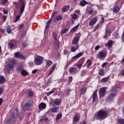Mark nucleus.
<instances>
[{
    "label": "nucleus",
    "mask_w": 124,
    "mask_h": 124,
    "mask_svg": "<svg viewBox=\"0 0 124 124\" xmlns=\"http://www.w3.org/2000/svg\"><path fill=\"white\" fill-rule=\"evenodd\" d=\"M44 61L43 57L38 55L35 58L34 62L36 65H41L43 63Z\"/></svg>",
    "instance_id": "nucleus-3"
},
{
    "label": "nucleus",
    "mask_w": 124,
    "mask_h": 124,
    "mask_svg": "<svg viewBox=\"0 0 124 124\" xmlns=\"http://www.w3.org/2000/svg\"><path fill=\"white\" fill-rule=\"evenodd\" d=\"M105 74V72H104V70H100L99 72V75L100 76H103Z\"/></svg>",
    "instance_id": "nucleus-40"
},
{
    "label": "nucleus",
    "mask_w": 124,
    "mask_h": 124,
    "mask_svg": "<svg viewBox=\"0 0 124 124\" xmlns=\"http://www.w3.org/2000/svg\"><path fill=\"white\" fill-rule=\"evenodd\" d=\"M56 66H57V64L56 63H55V64H54V65H52L50 71L48 74V76H50V75L51 74H52V73H53V72H54V71H55V68H56Z\"/></svg>",
    "instance_id": "nucleus-19"
},
{
    "label": "nucleus",
    "mask_w": 124,
    "mask_h": 124,
    "mask_svg": "<svg viewBox=\"0 0 124 124\" xmlns=\"http://www.w3.org/2000/svg\"><path fill=\"white\" fill-rule=\"evenodd\" d=\"M45 121L46 122V121H48V118L46 117V116H43L42 117V118L40 120V122H44Z\"/></svg>",
    "instance_id": "nucleus-33"
},
{
    "label": "nucleus",
    "mask_w": 124,
    "mask_h": 124,
    "mask_svg": "<svg viewBox=\"0 0 124 124\" xmlns=\"http://www.w3.org/2000/svg\"><path fill=\"white\" fill-rule=\"evenodd\" d=\"M120 8L118 6H115L113 9V11L114 13H118L120 11Z\"/></svg>",
    "instance_id": "nucleus-24"
},
{
    "label": "nucleus",
    "mask_w": 124,
    "mask_h": 124,
    "mask_svg": "<svg viewBox=\"0 0 124 124\" xmlns=\"http://www.w3.org/2000/svg\"><path fill=\"white\" fill-rule=\"evenodd\" d=\"M52 22V19H50L46 23V30H47L49 27H50V24H51V22Z\"/></svg>",
    "instance_id": "nucleus-26"
},
{
    "label": "nucleus",
    "mask_w": 124,
    "mask_h": 124,
    "mask_svg": "<svg viewBox=\"0 0 124 124\" xmlns=\"http://www.w3.org/2000/svg\"><path fill=\"white\" fill-rule=\"evenodd\" d=\"M52 63H53V62L50 60L46 61V65L47 66V67H50L51 65H52Z\"/></svg>",
    "instance_id": "nucleus-25"
},
{
    "label": "nucleus",
    "mask_w": 124,
    "mask_h": 124,
    "mask_svg": "<svg viewBox=\"0 0 124 124\" xmlns=\"http://www.w3.org/2000/svg\"><path fill=\"white\" fill-rule=\"evenodd\" d=\"M77 67H78V68H81V67H82V63H79L78 64Z\"/></svg>",
    "instance_id": "nucleus-58"
},
{
    "label": "nucleus",
    "mask_w": 124,
    "mask_h": 124,
    "mask_svg": "<svg viewBox=\"0 0 124 124\" xmlns=\"http://www.w3.org/2000/svg\"><path fill=\"white\" fill-rule=\"evenodd\" d=\"M2 18L3 20V22H5L6 19H7V16H3Z\"/></svg>",
    "instance_id": "nucleus-51"
},
{
    "label": "nucleus",
    "mask_w": 124,
    "mask_h": 124,
    "mask_svg": "<svg viewBox=\"0 0 124 124\" xmlns=\"http://www.w3.org/2000/svg\"><path fill=\"white\" fill-rule=\"evenodd\" d=\"M19 121H22L23 120V118H24V115L23 114H20L18 116H17Z\"/></svg>",
    "instance_id": "nucleus-43"
},
{
    "label": "nucleus",
    "mask_w": 124,
    "mask_h": 124,
    "mask_svg": "<svg viewBox=\"0 0 124 124\" xmlns=\"http://www.w3.org/2000/svg\"><path fill=\"white\" fill-rule=\"evenodd\" d=\"M111 30L109 29L106 30L105 33H106V34L109 35L110 33H111Z\"/></svg>",
    "instance_id": "nucleus-45"
},
{
    "label": "nucleus",
    "mask_w": 124,
    "mask_h": 124,
    "mask_svg": "<svg viewBox=\"0 0 124 124\" xmlns=\"http://www.w3.org/2000/svg\"><path fill=\"white\" fill-rule=\"evenodd\" d=\"M96 98H97V93L96 92H94L93 95V102L96 101Z\"/></svg>",
    "instance_id": "nucleus-23"
},
{
    "label": "nucleus",
    "mask_w": 124,
    "mask_h": 124,
    "mask_svg": "<svg viewBox=\"0 0 124 124\" xmlns=\"http://www.w3.org/2000/svg\"><path fill=\"white\" fill-rule=\"evenodd\" d=\"M20 17H21L20 15L17 16L16 17L15 20H14V22L16 23V22H18V21H19V19H20Z\"/></svg>",
    "instance_id": "nucleus-42"
},
{
    "label": "nucleus",
    "mask_w": 124,
    "mask_h": 124,
    "mask_svg": "<svg viewBox=\"0 0 124 124\" xmlns=\"http://www.w3.org/2000/svg\"><path fill=\"white\" fill-rule=\"evenodd\" d=\"M28 95H29V96H32L33 95V93L31 92H30L28 93Z\"/></svg>",
    "instance_id": "nucleus-53"
},
{
    "label": "nucleus",
    "mask_w": 124,
    "mask_h": 124,
    "mask_svg": "<svg viewBox=\"0 0 124 124\" xmlns=\"http://www.w3.org/2000/svg\"><path fill=\"white\" fill-rule=\"evenodd\" d=\"M106 47H108V48H111V46H112V40L109 41L108 42V43L106 44Z\"/></svg>",
    "instance_id": "nucleus-28"
},
{
    "label": "nucleus",
    "mask_w": 124,
    "mask_h": 124,
    "mask_svg": "<svg viewBox=\"0 0 124 124\" xmlns=\"http://www.w3.org/2000/svg\"><path fill=\"white\" fill-rule=\"evenodd\" d=\"M87 4H88V3L87 1L85 0H81L79 3V5H80V6H82V7L85 6V5H87Z\"/></svg>",
    "instance_id": "nucleus-21"
},
{
    "label": "nucleus",
    "mask_w": 124,
    "mask_h": 124,
    "mask_svg": "<svg viewBox=\"0 0 124 124\" xmlns=\"http://www.w3.org/2000/svg\"><path fill=\"white\" fill-rule=\"evenodd\" d=\"M99 93L100 94L99 96L100 98L103 97V96L105 95V93H106V87L100 88L99 91Z\"/></svg>",
    "instance_id": "nucleus-8"
},
{
    "label": "nucleus",
    "mask_w": 124,
    "mask_h": 124,
    "mask_svg": "<svg viewBox=\"0 0 124 124\" xmlns=\"http://www.w3.org/2000/svg\"><path fill=\"white\" fill-rule=\"evenodd\" d=\"M88 13H89V14H90V15H92V14H93V10L89 11Z\"/></svg>",
    "instance_id": "nucleus-59"
},
{
    "label": "nucleus",
    "mask_w": 124,
    "mask_h": 124,
    "mask_svg": "<svg viewBox=\"0 0 124 124\" xmlns=\"http://www.w3.org/2000/svg\"><path fill=\"white\" fill-rule=\"evenodd\" d=\"M122 41L124 42V32H123V33L122 34Z\"/></svg>",
    "instance_id": "nucleus-63"
},
{
    "label": "nucleus",
    "mask_w": 124,
    "mask_h": 124,
    "mask_svg": "<svg viewBox=\"0 0 124 124\" xmlns=\"http://www.w3.org/2000/svg\"><path fill=\"white\" fill-rule=\"evenodd\" d=\"M19 4H20V9L19 14L22 15L25 11V7H26V2L25 0H20Z\"/></svg>",
    "instance_id": "nucleus-5"
},
{
    "label": "nucleus",
    "mask_w": 124,
    "mask_h": 124,
    "mask_svg": "<svg viewBox=\"0 0 124 124\" xmlns=\"http://www.w3.org/2000/svg\"><path fill=\"white\" fill-rule=\"evenodd\" d=\"M78 48H79V45L78 44L72 46L71 47V52H76V50H78Z\"/></svg>",
    "instance_id": "nucleus-15"
},
{
    "label": "nucleus",
    "mask_w": 124,
    "mask_h": 124,
    "mask_svg": "<svg viewBox=\"0 0 124 124\" xmlns=\"http://www.w3.org/2000/svg\"><path fill=\"white\" fill-rule=\"evenodd\" d=\"M59 110V108L56 107L55 105H53V108H51V112H52V113H58Z\"/></svg>",
    "instance_id": "nucleus-16"
},
{
    "label": "nucleus",
    "mask_w": 124,
    "mask_h": 124,
    "mask_svg": "<svg viewBox=\"0 0 124 124\" xmlns=\"http://www.w3.org/2000/svg\"><path fill=\"white\" fill-rule=\"evenodd\" d=\"M72 77H69V80H68V82L69 83H71V82H72Z\"/></svg>",
    "instance_id": "nucleus-55"
},
{
    "label": "nucleus",
    "mask_w": 124,
    "mask_h": 124,
    "mask_svg": "<svg viewBox=\"0 0 124 124\" xmlns=\"http://www.w3.org/2000/svg\"><path fill=\"white\" fill-rule=\"evenodd\" d=\"M46 108V104L44 103H41L39 106V110H43Z\"/></svg>",
    "instance_id": "nucleus-18"
},
{
    "label": "nucleus",
    "mask_w": 124,
    "mask_h": 124,
    "mask_svg": "<svg viewBox=\"0 0 124 124\" xmlns=\"http://www.w3.org/2000/svg\"><path fill=\"white\" fill-rule=\"evenodd\" d=\"M5 83V78L3 76H0V85H2Z\"/></svg>",
    "instance_id": "nucleus-22"
},
{
    "label": "nucleus",
    "mask_w": 124,
    "mask_h": 124,
    "mask_svg": "<svg viewBox=\"0 0 124 124\" xmlns=\"http://www.w3.org/2000/svg\"><path fill=\"white\" fill-rule=\"evenodd\" d=\"M71 16H72L71 20L72 21V19H74V20H76L77 19V15L76 14H74L73 15H71Z\"/></svg>",
    "instance_id": "nucleus-39"
},
{
    "label": "nucleus",
    "mask_w": 124,
    "mask_h": 124,
    "mask_svg": "<svg viewBox=\"0 0 124 124\" xmlns=\"http://www.w3.org/2000/svg\"><path fill=\"white\" fill-rule=\"evenodd\" d=\"M25 34H26L25 33H21L20 36V39H23L24 38V37H25Z\"/></svg>",
    "instance_id": "nucleus-48"
},
{
    "label": "nucleus",
    "mask_w": 124,
    "mask_h": 124,
    "mask_svg": "<svg viewBox=\"0 0 124 124\" xmlns=\"http://www.w3.org/2000/svg\"><path fill=\"white\" fill-rule=\"evenodd\" d=\"M22 70H23V67L22 66L18 67L17 69L18 72H20V71H22Z\"/></svg>",
    "instance_id": "nucleus-52"
},
{
    "label": "nucleus",
    "mask_w": 124,
    "mask_h": 124,
    "mask_svg": "<svg viewBox=\"0 0 124 124\" xmlns=\"http://www.w3.org/2000/svg\"><path fill=\"white\" fill-rule=\"evenodd\" d=\"M69 9V6H65V7H63L62 9V12H66L67 10Z\"/></svg>",
    "instance_id": "nucleus-27"
},
{
    "label": "nucleus",
    "mask_w": 124,
    "mask_h": 124,
    "mask_svg": "<svg viewBox=\"0 0 124 124\" xmlns=\"http://www.w3.org/2000/svg\"><path fill=\"white\" fill-rule=\"evenodd\" d=\"M14 56L16 59H19L20 60H26V57H25V56L23 55L19 52H15Z\"/></svg>",
    "instance_id": "nucleus-7"
},
{
    "label": "nucleus",
    "mask_w": 124,
    "mask_h": 124,
    "mask_svg": "<svg viewBox=\"0 0 124 124\" xmlns=\"http://www.w3.org/2000/svg\"><path fill=\"white\" fill-rule=\"evenodd\" d=\"M100 23V24H103L104 23V17H102V21Z\"/></svg>",
    "instance_id": "nucleus-61"
},
{
    "label": "nucleus",
    "mask_w": 124,
    "mask_h": 124,
    "mask_svg": "<svg viewBox=\"0 0 124 124\" xmlns=\"http://www.w3.org/2000/svg\"><path fill=\"white\" fill-rule=\"evenodd\" d=\"M21 74L23 75V76H27V75H28V72H27L26 70H22Z\"/></svg>",
    "instance_id": "nucleus-37"
},
{
    "label": "nucleus",
    "mask_w": 124,
    "mask_h": 124,
    "mask_svg": "<svg viewBox=\"0 0 124 124\" xmlns=\"http://www.w3.org/2000/svg\"><path fill=\"white\" fill-rule=\"evenodd\" d=\"M62 117V113H58L56 117V121H59Z\"/></svg>",
    "instance_id": "nucleus-35"
},
{
    "label": "nucleus",
    "mask_w": 124,
    "mask_h": 124,
    "mask_svg": "<svg viewBox=\"0 0 124 124\" xmlns=\"http://www.w3.org/2000/svg\"><path fill=\"white\" fill-rule=\"evenodd\" d=\"M16 115L17 116V113H13L12 114V117L10 119V121L11 122H15V121H16Z\"/></svg>",
    "instance_id": "nucleus-20"
},
{
    "label": "nucleus",
    "mask_w": 124,
    "mask_h": 124,
    "mask_svg": "<svg viewBox=\"0 0 124 124\" xmlns=\"http://www.w3.org/2000/svg\"><path fill=\"white\" fill-rule=\"evenodd\" d=\"M7 32L8 33H11V32L12 31V30L11 29V27H10V26H8V27L6 29Z\"/></svg>",
    "instance_id": "nucleus-34"
},
{
    "label": "nucleus",
    "mask_w": 124,
    "mask_h": 124,
    "mask_svg": "<svg viewBox=\"0 0 124 124\" xmlns=\"http://www.w3.org/2000/svg\"><path fill=\"white\" fill-rule=\"evenodd\" d=\"M62 20V16L61 15L56 16L53 20L54 23H57V21H61Z\"/></svg>",
    "instance_id": "nucleus-17"
},
{
    "label": "nucleus",
    "mask_w": 124,
    "mask_h": 124,
    "mask_svg": "<svg viewBox=\"0 0 124 124\" xmlns=\"http://www.w3.org/2000/svg\"><path fill=\"white\" fill-rule=\"evenodd\" d=\"M121 75H122L123 76H124V69H123L121 71Z\"/></svg>",
    "instance_id": "nucleus-64"
},
{
    "label": "nucleus",
    "mask_w": 124,
    "mask_h": 124,
    "mask_svg": "<svg viewBox=\"0 0 124 124\" xmlns=\"http://www.w3.org/2000/svg\"><path fill=\"white\" fill-rule=\"evenodd\" d=\"M53 103L56 106H59L62 103V102L60 100H57L54 101Z\"/></svg>",
    "instance_id": "nucleus-30"
},
{
    "label": "nucleus",
    "mask_w": 124,
    "mask_h": 124,
    "mask_svg": "<svg viewBox=\"0 0 124 124\" xmlns=\"http://www.w3.org/2000/svg\"><path fill=\"white\" fill-rule=\"evenodd\" d=\"M99 48H100V46H97L95 47V51H97L99 49Z\"/></svg>",
    "instance_id": "nucleus-54"
},
{
    "label": "nucleus",
    "mask_w": 124,
    "mask_h": 124,
    "mask_svg": "<svg viewBox=\"0 0 124 124\" xmlns=\"http://www.w3.org/2000/svg\"><path fill=\"white\" fill-rule=\"evenodd\" d=\"M31 105H32V102L31 101H29L27 102L23 108L24 111L28 110V108H30V107H31Z\"/></svg>",
    "instance_id": "nucleus-11"
},
{
    "label": "nucleus",
    "mask_w": 124,
    "mask_h": 124,
    "mask_svg": "<svg viewBox=\"0 0 124 124\" xmlns=\"http://www.w3.org/2000/svg\"><path fill=\"white\" fill-rule=\"evenodd\" d=\"M87 67H90L92 65V61L88 59L87 61Z\"/></svg>",
    "instance_id": "nucleus-32"
},
{
    "label": "nucleus",
    "mask_w": 124,
    "mask_h": 124,
    "mask_svg": "<svg viewBox=\"0 0 124 124\" xmlns=\"http://www.w3.org/2000/svg\"><path fill=\"white\" fill-rule=\"evenodd\" d=\"M106 56H107V50H105L99 52L100 58H105Z\"/></svg>",
    "instance_id": "nucleus-12"
},
{
    "label": "nucleus",
    "mask_w": 124,
    "mask_h": 124,
    "mask_svg": "<svg viewBox=\"0 0 124 124\" xmlns=\"http://www.w3.org/2000/svg\"><path fill=\"white\" fill-rule=\"evenodd\" d=\"M118 123L119 124H124V119H119L118 120Z\"/></svg>",
    "instance_id": "nucleus-38"
},
{
    "label": "nucleus",
    "mask_w": 124,
    "mask_h": 124,
    "mask_svg": "<svg viewBox=\"0 0 124 124\" xmlns=\"http://www.w3.org/2000/svg\"><path fill=\"white\" fill-rule=\"evenodd\" d=\"M103 38L105 39H107L108 38V34H105V35L104 36Z\"/></svg>",
    "instance_id": "nucleus-57"
},
{
    "label": "nucleus",
    "mask_w": 124,
    "mask_h": 124,
    "mask_svg": "<svg viewBox=\"0 0 124 124\" xmlns=\"http://www.w3.org/2000/svg\"><path fill=\"white\" fill-rule=\"evenodd\" d=\"M15 64H16V60L11 59L7 65L9 68L13 69V68H14V66H15Z\"/></svg>",
    "instance_id": "nucleus-6"
},
{
    "label": "nucleus",
    "mask_w": 124,
    "mask_h": 124,
    "mask_svg": "<svg viewBox=\"0 0 124 124\" xmlns=\"http://www.w3.org/2000/svg\"><path fill=\"white\" fill-rule=\"evenodd\" d=\"M80 39V35L77 34L76 36L74 37L72 42V44L73 45H77L78 42H79V40Z\"/></svg>",
    "instance_id": "nucleus-9"
},
{
    "label": "nucleus",
    "mask_w": 124,
    "mask_h": 124,
    "mask_svg": "<svg viewBox=\"0 0 124 124\" xmlns=\"http://www.w3.org/2000/svg\"><path fill=\"white\" fill-rule=\"evenodd\" d=\"M108 80H109V78H104L101 79L102 83H106V82H108Z\"/></svg>",
    "instance_id": "nucleus-31"
},
{
    "label": "nucleus",
    "mask_w": 124,
    "mask_h": 124,
    "mask_svg": "<svg viewBox=\"0 0 124 124\" xmlns=\"http://www.w3.org/2000/svg\"><path fill=\"white\" fill-rule=\"evenodd\" d=\"M120 90H121V88L118 87V85H115V87L112 88L110 93L108 94V97L107 99L108 102L112 100L113 97H115V96L117 95V93H118Z\"/></svg>",
    "instance_id": "nucleus-2"
},
{
    "label": "nucleus",
    "mask_w": 124,
    "mask_h": 124,
    "mask_svg": "<svg viewBox=\"0 0 124 124\" xmlns=\"http://www.w3.org/2000/svg\"><path fill=\"white\" fill-rule=\"evenodd\" d=\"M96 22H97V17L95 16L90 21L89 25L90 26V27H93V26L95 25Z\"/></svg>",
    "instance_id": "nucleus-10"
},
{
    "label": "nucleus",
    "mask_w": 124,
    "mask_h": 124,
    "mask_svg": "<svg viewBox=\"0 0 124 124\" xmlns=\"http://www.w3.org/2000/svg\"><path fill=\"white\" fill-rule=\"evenodd\" d=\"M83 54L84 53L83 52L79 53L78 54V55H77V56L78 58L79 59L80 57H82V56H83Z\"/></svg>",
    "instance_id": "nucleus-49"
},
{
    "label": "nucleus",
    "mask_w": 124,
    "mask_h": 124,
    "mask_svg": "<svg viewBox=\"0 0 124 124\" xmlns=\"http://www.w3.org/2000/svg\"><path fill=\"white\" fill-rule=\"evenodd\" d=\"M4 91V88L3 87H0V95L2 94L3 93V92Z\"/></svg>",
    "instance_id": "nucleus-46"
},
{
    "label": "nucleus",
    "mask_w": 124,
    "mask_h": 124,
    "mask_svg": "<svg viewBox=\"0 0 124 124\" xmlns=\"http://www.w3.org/2000/svg\"><path fill=\"white\" fill-rule=\"evenodd\" d=\"M76 70H77V68L75 67H70L69 68V72L70 74H75L76 73Z\"/></svg>",
    "instance_id": "nucleus-14"
},
{
    "label": "nucleus",
    "mask_w": 124,
    "mask_h": 124,
    "mask_svg": "<svg viewBox=\"0 0 124 124\" xmlns=\"http://www.w3.org/2000/svg\"><path fill=\"white\" fill-rule=\"evenodd\" d=\"M98 28H99V24H98L93 29V31H97L98 29Z\"/></svg>",
    "instance_id": "nucleus-50"
},
{
    "label": "nucleus",
    "mask_w": 124,
    "mask_h": 124,
    "mask_svg": "<svg viewBox=\"0 0 124 124\" xmlns=\"http://www.w3.org/2000/svg\"><path fill=\"white\" fill-rule=\"evenodd\" d=\"M87 92V89L86 88H83L80 90L81 94H85Z\"/></svg>",
    "instance_id": "nucleus-29"
},
{
    "label": "nucleus",
    "mask_w": 124,
    "mask_h": 124,
    "mask_svg": "<svg viewBox=\"0 0 124 124\" xmlns=\"http://www.w3.org/2000/svg\"><path fill=\"white\" fill-rule=\"evenodd\" d=\"M3 12L4 13V14H8V11H7V10H3Z\"/></svg>",
    "instance_id": "nucleus-56"
},
{
    "label": "nucleus",
    "mask_w": 124,
    "mask_h": 124,
    "mask_svg": "<svg viewBox=\"0 0 124 124\" xmlns=\"http://www.w3.org/2000/svg\"><path fill=\"white\" fill-rule=\"evenodd\" d=\"M27 46H28V43H27V42H25L23 44V46H24V47H27Z\"/></svg>",
    "instance_id": "nucleus-62"
},
{
    "label": "nucleus",
    "mask_w": 124,
    "mask_h": 124,
    "mask_svg": "<svg viewBox=\"0 0 124 124\" xmlns=\"http://www.w3.org/2000/svg\"><path fill=\"white\" fill-rule=\"evenodd\" d=\"M68 54V51L67 50H64V54L67 55Z\"/></svg>",
    "instance_id": "nucleus-60"
},
{
    "label": "nucleus",
    "mask_w": 124,
    "mask_h": 124,
    "mask_svg": "<svg viewBox=\"0 0 124 124\" xmlns=\"http://www.w3.org/2000/svg\"><path fill=\"white\" fill-rule=\"evenodd\" d=\"M2 1L1 2V4L2 5H5V3H6V2H7V1H8V0H1Z\"/></svg>",
    "instance_id": "nucleus-44"
},
{
    "label": "nucleus",
    "mask_w": 124,
    "mask_h": 124,
    "mask_svg": "<svg viewBox=\"0 0 124 124\" xmlns=\"http://www.w3.org/2000/svg\"><path fill=\"white\" fill-rule=\"evenodd\" d=\"M79 26H80V24L77 25L76 26H75L72 29L71 31H77V29L79 28Z\"/></svg>",
    "instance_id": "nucleus-36"
},
{
    "label": "nucleus",
    "mask_w": 124,
    "mask_h": 124,
    "mask_svg": "<svg viewBox=\"0 0 124 124\" xmlns=\"http://www.w3.org/2000/svg\"><path fill=\"white\" fill-rule=\"evenodd\" d=\"M107 117H108L107 111L105 110L100 109L96 112L93 118L95 120H101L102 121L104 119H106Z\"/></svg>",
    "instance_id": "nucleus-1"
},
{
    "label": "nucleus",
    "mask_w": 124,
    "mask_h": 124,
    "mask_svg": "<svg viewBox=\"0 0 124 124\" xmlns=\"http://www.w3.org/2000/svg\"><path fill=\"white\" fill-rule=\"evenodd\" d=\"M81 119V114L79 113H75L73 117V124H77Z\"/></svg>",
    "instance_id": "nucleus-4"
},
{
    "label": "nucleus",
    "mask_w": 124,
    "mask_h": 124,
    "mask_svg": "<svg viewBox=\"0 0 124 124\" xmlns=\"http://www.w3.org/2000/svg\"><path fill=\"white\" fill-rule=\"evenodd\" d=\"M15 45H16V40H12L9 43V46L11 48H14V46H15Z\"/></svg>",
    "instance_id": "nucleus-13"
},
{
    "label": "nucleus",
    "mask_w": 124,
    "mask_h": 124,
    "mask_svg": "<svg viewBox=\"0 0 124 124\" xmlns=\"http://www.w3.org/2000/svg\"><path fill=\"white\" fill-rule=\"evenodd\" d=\"M67 31H68V29L65 28L61 32V34L63 35L64 34V33H67Z\"/></svg>",
    "instance_id": "nucleus-41"
},
{
    "label": "nucleus",
    "mask_w": 124,
    "mask_h": 124,
    "mask_svg": "<svg viewBox=\"0 0 124 124\" xmlns=\"http://www.w3.org/2000/svg\"><path fill=\"white\" fill-rule=\"evenodd\" d=\"M55 93V91L54 90H52L51 91H50L49 92H47L46 94H47V96H49V95L52 94V93Z\"/></svg>",
    "instance_id": "nucleus-47"
}]
</instances>
